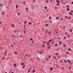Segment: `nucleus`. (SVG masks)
I'll use <instances>...</instances> for the list:
<instances>
[{"mask_svg": "<svg viewBox=\"0 0 73 73\" xmlns=\"http://www.w3.org/2000/svg\"><path fill=\"white\" fill-rule=\"evenodd\" d=\"M31 9H35V7L33 5H31Z\"/></svg>", "mask_w": 73, "mask_h": 73, "instance_id": "obj_1", "label": "nucleus"}, {"mask_svg": "<svg viewBox=\"0 0 73 73\" xmlns=\"http://www.w3.org/2000/svg\"><path fill=\"white\" fill-rule=\"evenodd\" d=\"M17 30H14L13 32L14 33H16L17 32Z\"/></svg>", "mask_w": 73, "mask_h": 73, "instance_id": "obj_2", "label": "nucleus"}, {"mask_svg": "<svg viewBox=\"0 0 73 73\" xmlns=\"http://www.w3.org/2000/svg\"><path fill=\"white\" fill-rule=\"evenodd\" d=\"M26 3V2L25 1H23V4H25Z\"/></svg>", "mask_w": 73, "mask_h": 73, "instance_id": "obj_3", "label": "nucleus"}, {"mask_svg": "<svg viewBox=\"0 0 73 73\" xmlns=\"http://www.w3.org/2000/svg\"><path fill=\"white\" fill-rule=\"evenodd\" d=\"M48 35H51V32H50V31H49L48 33Z\"/></svg>", "mask_w": 73, "mask_h": 73, "instance_id": "obj_4", "label": "nucleus"}, {"mask_svg": "<svg viewBox=\"0 0 73 73\" xmlns=\"http://www.w3.org/2000/svg\"><path fill=\"white\" fill-rule=\"evenodd\" d=\"M68 14L69 15H73V14H72V13H70V12H69Z\"/></svg>", "mask_w": 73, "mask_h": 73, "instance_id": "obj_5", "label": "nucleus"}, {"mask_svg": "<svg viewBox=\"0 0 73 73\" xmlns=\"http://www.w3.org/2000/svg\"><path fill=\"white\" fill-rule=\"evenodd\" d=\"M59 44H60V45H61V44H62V42L59 41Z\"/></svg>", "mask_w": 73, "mask_h": 73, "instance_id": "obj_6", "label": "nucleus"}, {"mask_svg": "<svg viewBox=\"0 0 73 73\" xmlns=\"http://www.w3.org/2000/svg\"><path fill=\"white\" fill-rule=\"evenodd\" d=\"M67 62H71V61L69 60H67Z\"/></svg>", "mask_w": 73, "mask_h": 73, "instance_id": "obj_7", "label": "nucleus"}, {"mask_svg": "<svg viewBox=\"0 0 73 73\" xmlns=\"http://www.w3.org/2000/svg\"><path fill=\"white\" fill-rule=\"evenodd\" d=\"M53 41V39H51L48 42H51V41Z\"/></svg>", "mask_w": 73, "mask_h": 73, "instance_id": "obj_8", "label": "nucleus"}, {"mask_svg": "<svg viewBox=\"0 0 73 73\" xmlns=\"http://www.w3.org/2000/svg\"><path fill=\"white\" fill-rule=\"evenodd\" d=\"M49 22L50 23H52V20H50L49 21Z\"/></svg>", "mask_w": 73, "mask_h": 73, "instance_id": "obj_9", "label": "nucleus"}, {"mask_svg": "<svg viewBox=\"0 0 73 73\" xmlns=\"http://www.w3.org/2000/svg\"><path fill=\"white\" fill-rule=\"evenodd\" d=\"M68 50H69V51H71V50H72V49L70 48H68Z\"/></svg>", "mask_w": 73, "mask_h": 73, "instance_id": "obj_10", "label": "nucleus"}, {"mask_svg": "<svg viewBox=\"0 0 73 73\" xmlns=\"http://www.w3.org/2000/svg\"><path fill=\"white\" fill-rule=\"evenodd\" d=\"M52 57L53 58H56V57L54 56H53Z\"/></svg>", "mask_w": 73, "mask_h": 73, "instance_id": "obj_11", "label": "nucleus"}, {"mask_svg": "<svg viewBox=\"0 0 73 73\" xmlns=\"http://www.w3.org/2000/svg\"><path fill=\"white\" fill-rule=\"evenodd\" d=\"M45 2L46 3H48L49 2V1H48V0H46L45 1Z\"/></svg>", "mask_w": 73, "mask_h": 73, "instance_id": "obj_12", "label": "nucleus"}, {"mask_svg": "<svg viewBox=\"0 0 73 73\" xmlns=\"http://www.w3.org/2000/svg\"><path fill=\"white\" fill-rule=\"evenodd\" d=\"M6 54H7V52L5 51V56H6Z\"/></svg>", "mask_w": 73, "mask_h": 73, "instance_id": "obj_13", "label": "nucleus"}, {"mask_svg": "<svg viewBox=\"0 0 73 73\" xmlns=\"http://www.w3.org/2000/svg\"><path fill=\"white\" fill-rule=\"evenodd\" d=\"M56 2H57V3H60V1L58 0H57L56 1Z\"/></svg>", "mask_w": 73, "mask_h": 73, "instance_id": "obj_14", "label": "nucleus"}, {"mask_svg": "<svg viewBox=\"0 0 73 73\" xmlns=\"http://www.w3.org/2000/svg\"><path fill=\"white\" fill-rule=\"evenodd\" d=\"M72 30L70 29L69 30V32H72Z\"/></svg>", "mask_w": 73, "mask_h": 73, "instance_id": "obj_15", "label": "nucleus"}, {"mask_svg": "<svg viewBox=\"0 0 73 73\" xmlns=\"http://www.w3.org/2000/svg\"><path fill=\"white\" fill-rule=\"evenodd\" d=\"M58 45V44H57L56 43L55 44V46H57Z\"/></svg>", "mask_w": 73, "mask_h": 73, "instance_id": "obj_16", "label": "nucleus"}, {"mask_svg": "<svg viewBox=\"0 0 73 73\" xmlns=\"http://www.w3.org/2000/svg\"><path fill=\"white\" fill-rule=\"evenodd\" d=\"M56 19H57V20H58L59 19V17H56Z\"/></svg>", "mask_w": 73, "mask_h": 73, "instance_id": "obj_17", "label": "nucleus"}, {"mask_svg": "<svg viewBox=\"0 0 73 73\" xmlns=\"http://www.w3.org/2000/svg\"><path fill=\"white\" fill-rule=\"evenodd\" d=\"M69 70H70V69H71V66H69Z\"/></svg>", "mask_w": 73, "mask_h": 73, "instance_id": "obj_18", "label": "nucleus"}, {"mask_svg": "<svg viewBox=\"0 0 73 73\" xmlns=\"http://www.w3.org/2000/svg\"><path fill=\"white\" fill-rule=\"evenodd\" d=\"M58 7H54V9H57V8H58Z\"/></svg>", "mask_w": 73, "mask_h": 73, "instance_id": "obj_19", "label": "nucleus"}, {"mask_svg": "<svg viewBox=\"0 0 73 73\" xmlns=\"http://www.w3.org/2000/svg\"><path fill=\"white\" fill-rule=\"evenodd\" d=\"M29 25H31L32 24V23L31 22H29Z\"/></svg>", "mask_w": 73, "mask_h": 73, "instance_id": "obj_20", "label": "nucleus"}, {"mask_svg": "<svg viewBox=\"0 0 73 73\" xmlns=\"http://www.w3.org/2000/svg\"><path fill=\"white\" fill-rule=\"evenodd\" d=\"M14 66H15V67H16V64H14Z\"/></svg>", "mask_w": 73, "mask_h": 73, "instance_id": "obj_21", "label": "nucleus"}, {"mask_svg": "<svg viewBox=\"0 0 73 73\" xmlns=\"http://www.w3.org/2000/svg\"><path fill=\"white\" fill-rule=\"evenodd\" d=\"M47 45H49V42H47Z\"/></svg>", "mask_w": 73, "mask_h": 73, "instance_id": "obj_22", "label": "nucleus"}, {"mask_svg": "<svg viewBox=\"0 0 73 73\" xmlns=\"http://www.w3.org/2000/svg\"><path fill=\"white\" fill-rule=\"evenodd\" d=\"M67 11H69V10H70L69 9V8H67Z\"/></svg>", "mask_w": 73, "mask_h": 73, "instance_id": "obj_23", "label": "nucleus"}, {"mask_svg": "<svg viewBox=\"0 0 73 73\" xmlns=\"http://www.w3.org/2000/svg\"><path fill=\"white\" fill-rule=\"evenodd\" d=\"M53 68H50V70H53Z\"/></svg>", "mask_w": 73, "mask_h": 73, "instance_id": "obj_24", "label": "nucleus"}, {"mask_svg": "<svg viewBox=\"0 0 73 73\" xmlns=\"http://www.w3.org/2000/svg\"><path fill=\"white\" fill-rule=\"evenodd\" d=\"M3 5L1 4H0V6H1V7H3Z\"/></svg>", "mask_w": 73, "mask_h": 73, "instance_id": "obj_25", "label": "nucleus"}, {"mask_svg": "<svg viewBox=\"0 0 73 73\" xmlns=\"http://www.w3.org/2000/svg\"><path fill=\"white\" fill-rule=\"evenodd\" d=\"M64 62L65 63H67V61L66 60H64Z\"/></svg>", "mask_w": 73, "mask_h": 73, "instance_id": "obj_26", "label": "nucleus"}, {"mask_svg": "<svg viewBox=\"0 0 73 73\" xmlns=\"http://www.w3.org/2000/svg\"><path fill=\"white\" fill-rule=\"evenodd\" d=\"M28 8H26V10L27 11H28Z\"/></svg>", "mask_w": 73, "mask_h": 73, "instance_id": "obj_27", "label": "nucleus"}, {"mask_svg": "<svg viewBox=\"0 0 73 73\" xmlns=\"http://www.w3.org/2000/svg\"><path fill=\"white\" fill-rule=\"evenodd\" d=\"M31 71V69H29L28 71V72L29 73V72Z\"/></svg>", "mask_w": 73, "mask_h": 73, "instance_id": "obj_28", "label": "nucleus"}, {"mask_svg": "<svg viewBox=\"0 0 73 73\" xmlns=\"http://www.w3.org/2000/svg\"><path fill=\"white\" fill-rule=\"evenodd\" d=\"M16 8H18V5H16Z\"/></svg>", "mask_w": 73, "mask_h": 73, "instance_id": "obj_29", "label": "nucleus"}, {"mask_svg": "<svg viewBox=\"0 0 73 73\" xmlns=\"http://www.w3.org/2000/svg\"><path fill=\"white\" fill-rule=\"evenodd\" d=\"M46 27H48V25L47 24H46Z\"/></svg>", "mask_w": 73, "mask_h": 73, "instance_id": "obj_30", "label": "nucleus"}, {"mask_svg": "<svg viewBox=\"0 0 73 73\" xmlns=\"http://www.w3.org/2000/svg\"><path fill=\"white\" fill-rule=\"evenodd\" d=\"M30 41H33V40L32 39V38H30Z\"/></svg>", "mask_w": 73, "mask_h": 73, "instance_id": "obj_31", "label": "nucleus"}, {"mask_svg": "<svg viewBox=\"0 0 73 73\" xmlns=\"http://www.w3.org/2000/svg\"><path fill=\"white\" fill-rule=\"evenodd\" d=\"M11 25L12 27H15V25H13V24H12Z\"/></svg>", "mask_w": 73, "mask_h": 73, "instance_id": "obj_32", "label": "nucleus"}, {"mask_svg": "<svg viewBox=\"0 0 73 73\" xmlns=\"http://www.w3.org/2000/svg\"><path fill=\"white\" fill-rule=\"evenodd\" d=\"M37 59H38V60H40V59L39 58L37 57Z\"/></svg>", "mask_w": 73, "mask_h": 73, "instance_id": "obj_33", "label": "nucleus"}, {"mask_svg": "<svg viewBox=\"0 0 73 73\" xmlns=\"http://www.w3.org/2000/svg\"><path fill=\"white\" fill-rule=\"evenodd\" d=\"M25 66L24 65L23 66V68L24 69V68H25Z\"/></svg>", "mask_w": 73, "mask_h": 73, "instance_id": "obj_34", "label": "nucleus"}, {"mask_svg": "<svg viewBox=\"0 0 73 73\" xmlns=\"http://www.w3.org/2000/svg\"><path fill=\"white\" fill-rule=\"evenodd\" d=\"M70 12L71 13H73V10H71L70 11Z\"/></svg>", "mask_w": 73, "mask_h": 73, "instance_id": "obj_35", "label": "nucleus"}, {"mask_svg": "<svg viewBox=\"0 0 73 73\" xmlns=\"http://www.w3.org/2000/svg\"><path fill=\"white\" fill-rule=\"evenodd\" d=\"M63 18H61V20L62 21H63Z\"/></svg>", "mask_w": 73, "mask_h": 73, "instance_id": "obj_36", "label": "nucleus"}, {"mask_svg": "<svg viewBox=\"0 0 73 73\" xmlns=\"http://www.w3.org/2000/svg\"><path fill=\"white\" fill-rule=\"evenodd\" d=\"M18 16L20 15V13H18Z\"/></svg>", "mask_w": 73, "mask_h": 73, "instance_id": "obj_37", "label": "nucleus"}, {"mask_svg": "<svg viewBox=\"0 0 73 73\" xmlns=\"http://www.w3.org/2000/svg\"><path fill=\"white\" fill-rule=\"evenodd\" d=\"M66 54H69V52H67L66 53Z\"/></svg>", "mask_w": 73, "mask_h": 73, "instance_id": "obj_38", "label": "nucleus"}, {"mask_svg": "<svg viewBox=\"0 0 73 73\" xmlns=\"http://www.w3.org/2000/svg\"><path fill=\"white\" fill-rule=\"evenodd\" d=\"M33 73H35V70H33Z\"/></svg>", "mask_w": 73, "mask_h": 73, "instance_id": "obj_39", "label": "nucleus"}, {"mask_svg": "<svg viewBox=\"0 0 73 73\" xmlns=\"http://www.w3.org/2000/svg\"><path fill=\"white\" fill-rule=\"evenodd\" d=\"M44 8H45V9H47V7H44Z\"/></svg>", "mask_w": 73, "mask_h": 73, "instance_id": "obj_40", "label": "nucleus"}, {"mask_svg": "<svg viewBox=\"0 0 73 73\" xmlns=\"http://www.w3.org/2000/svg\"><path fill=\"white\" fill-rule=\"evenodd\" d=\"M39 54H42V53H41V52L40 51L39 52Z\"/></svg>", "mask_w": 73, "mask_h": 73, "instance_id": "obj_41", "label": "nucleus"}, {"mask_svg": "<svg viewBox=\"0 0 73 73\" xmlns=\"http://www.w3.org/2000/svg\"><path fill=\"white\" fill-rule=\"evenodd\" d=\"M43 44H45V43H46V42L44 41L43 42Z\"/></svg>", "mask_w": 73, "mask_h": 73, "instance_id": "obj_42", "label": "nucleus"}, {"mask_svg": "<svg viewBox=\"0 0 73 73\" xmlns=\"http://www.w3.org/2000/svg\"><path fill=\"white\" fill-rule=\"evenodd\" d=\"M24 63H22L21 64V65H24Z\"/></svg>", "mask_w": 73, "mask_h": 73, "instance_id": "obj_43", "label": "nucleus"}, {"mask_svg": "<svg viewBox=\"0 0 73 73\" xmlns=\"http://www.w3.org/2000/svg\"><path fill=\"white\" fill-rule=\"evenodd\" d=\"M23 32L24 33H26V31H24Z\"/></svg>", "mask_w": 73, "mask_h": 73, "instance_id": "obj_44", "label": "nucleus"}, {"mask_svg": "<svg viewBox=\"0 0 73 73\" xmlns=\"http://www.w3.org/2000/svg\"><path fill=\"white\" fill-rule=\"evenodd\" d=\"M17 54V52H15V54Z\"/></svg>", "mask_w": 73, "mask_h": 73, "instance_id": "obj_45", "label": "nucleus"}, {"mask_svg": "<svg viewBox=\"0 0 73 73\" xmlns=\"http://www.w3.org/2000/svg\"><path fill=\"white\" fill-rule=\"evenodd\" d=\"M66 7H67V8H69V5H67L66 6Z\"/></svg>", "mask_w": 73, "mask_h": 73, "instance_id": "obj_46", "label": "nucleus"}, {"mask_svg": "<svg viewBox=\"0 0 73 73\" xmlns=\"http://www.w3.org/2000/svg\"><path fill=\"white\" fill-rule=\"evenodd\" d=\"M51 44H54V42H51Z\"/></svg>", "mask_w": 73, "mask_h": 73, "instance_id": "obj_47", "label": "nucleus"}, {"mask_svg": "<svg viewBox=\"0 0 73 73\" xmlns=\"http://www.w3.org/2000/svg\"><path fill=\"white\" fill-rule=\"evenodd\" d=\"M3 30H5V27H3Z\"/></svg>", "mask_w": 73, "mask_h": 73, "instance_id": "obj_48", "label": "nucleus"}, {"mask_svg": "<svg viewBox=\"0 0 73 73\" xmlns=\"http://www.w3.org/2000/svg\"><path fill=\"white\" fill-rule=\"evenodd\" d=\"M52 19V17H49V19Z\"/></svg>", "mask_w": 73, "mask_h": 73, "instance_id": "obj_49", "label": "nucleus"}, {"mask_svg": "<svg viewBox=\"0 0 73 73\" xmlns=\"http://www.w3.org/2000/svg\"><path fill=\"white\" fill-rule=\"evenodd\" d=\"M33 42H34V41H33L32 42H31V44H33Z\"/></svg>", "mask_w": 73, "mask_h": 73, "instance_id": "obj_50", "label": "nucleus"}, {"mask_svg": "<svg viewBox=\"0 0 73 73\" xmlns=\"http://www.w3.org/2000/svg\"><path fill=\"white\" fill-rule=\"evenodd\" d=\"M11 47H13V45H11Z\"/></svg>", "mask_w": 73, "mask_h": 73, "instance_id": "obj_51", "label": "nucleus"}, {"mask_svg": "<svg viewBox=\"0 0 73 73\" xmlns=\"http://www.w3.org/2000/svg\"><path fill=\"white\" fill-rule=\"evenodd\" d=\"M56 5H59V3H57V4Z\"/></svg>", "mask_w": 73, "mask_h": 73, "instance_id": "obj_52", "label": "nucleus"}, {"mask_svg": "<svg viewBox=\"0 0 73 73\" xmlns=\"http://www.w3.org/2000/svg\"><path fill=\"white\" fill-rule=\"evenodd\" d=\"M4 13H4V12H3L2 13V14H3V15H4Z\"/></svg>", "mask_w": 73, "mask_h": 73, "instance_id": "obj_53", "label": "nucleus"}, {"mask_svg": "<svg viewBox=\"0 0 73 73\" xmlns=\"http://www.w3.org/2000/svg\"><path fill=\"white\" fill-rule=\"evenodd\" d=\"M67 36L68 37H70V35H68Z\"/></svg>", "mask_w": 73, "mask_h": 73, "instance_id": "obj_54", "label": "nucleus"}, {"mask_svg": "<svg viewBox=\"0 0 73 73\" xmlns=\"http://www.w3.org/2000/svg\"><path fill=\"white\" fill-rule=\"evenodd\" d=\"M65 18L66 19H67V18H68V16H65Z\"/></svg>", "mask_w": 73, "mask_h": 73, "instance_id": "obj_55", "label": "nucleus"}, {"mask_svg": "<svg viewBox=\"0 0 73 73\" xmlns=\"http://www.w3.org/2000/svg\"><path fill=\"white\" fill-rule=\"evenodd\" d=\"M24 23H25V24H27V21L24 22Z\"/></svg>", "mask_w": 73, "mask_h": 73, "instance_id": "obj_56", "label": "nucleus"}, {"mask_svg": "<svg viewBox=\"0 0 73 73\" xmlns=\"http://www.w3.org/2000/svg\"><path fill=\"white\" fill-rule=\"evenodd\" d=\"M50 57H51V56H48L49 58H50Z\"/></svg>", "mask_w": 73, "mask_h": 73, "instance_id": "obj_57", "label": "nucleus"}, {"mask_svg": "<svg viewBox=\"0 0 73 73\" xmlns=\"http://www.w3.org/2000/svg\"><path fill=\"white\" fill-rule=\"evenodd\" d=\"M45 46V45L44 44L43 45L42 47H44Z\"/></svg>", "mask_w": 73, "mask_h": 73, "instance_id": "obj_58", "label": "nucleus"}, {"mask_svg": "<svg viewBox=\"0 0 73 73\" xmlns=\"http://www.w3.org/2000/svg\"><path fill=\"white\" fill-rule=\"evenodd\" d=\"M19 44V42H17V44Z\"/></svg>", "mask_w": 73, "mask_h": 73, "instance_id": "obj_59", "label": "nucleus"}, {"mask_svg": "<svg viewBox=\"0 0 73 73\" xmlns=\"http://www.w3.org/2000/svg\"><path fill=\"white\" fill-rule=\"evenodd\" d=\"M64 47H66V45L64 44Z\"/></svg>", "mask_w": 73, "mask_h": 73, "instance_id": "obj_60", "label": "nucleus"}, {"mask_svg": "<svg viewBox=\"0 0 73 73\" xmlns=\"http://www.w3.org/2000/svg\"><path fill=\"white\" fill-rule=\"evenodd\" d=\"M2 59L3 60H4L5 59V57H3V58H2Z\"/></svg>", "mask_w": 73, "mask_h": 73, "instance_id": "obj_61", "label": "nucleus"}, {"mask_svg": "<svg viewBox=\"0 0 73 73\" xmlns=\"http://www.w3.org/2000/svg\"><path fill=\"white\" fill-rule=\"evenodd\" d=\"M65 35H67V33H65Z\"/></svg>", "mask_w": 73, "mask_h": 73, "instance_id": "obj_62", "label": "nucleus"}, {"mask_svg": "<svg viewBox=\"0 0 73 73\" xmlns=\"http://www.w3.org/2000/svg\"><path fill=\"white\" fill-rule=\"evenodd\" d=\"M33 2H34V3H35V0H33Z\"/></svg>", "mask_w": 73, "mask_h": 73, "instance_id": "obj_63", "label": "nucleus"}, {"mask_svg": "<svg viewBox=\"0 0 73 73\" xmlns=\"http://www.w3.org/2000/svg\"><path fill=\"white\" fill-rule=\"evenodd\" d=\"M71 4H73V2H71Z\"/></svg>", "mask_w": 73, "mask_h": 73, "instance_id": "obj_64", "label": "nucleus"}]
</instances>
